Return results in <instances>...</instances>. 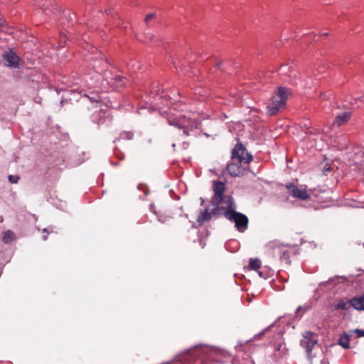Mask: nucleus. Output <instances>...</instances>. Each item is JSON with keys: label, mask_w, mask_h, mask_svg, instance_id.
Wrapping results in <instances>:
<instances>
[{"label": "nucleus", "mask_w": 364, "mask_h": 364, "mask_svg": "<svg viewBox=\"0 0 364 364\" xmlns=\"http://www.w3.org/2000/svg\"><path fill=\"white\" fill-rule=\"evenodd\" d=\"M317 343L318 340L315 333L311 331L305 332L303 338L300 341V346L305 349L309 358H311L313 348Z\"/></svg>", "instance_id": "nucleus-9"}, {"label": "nucleus", "mask_w": 364, "mask_h": 364, "mask_svg": "<svg viewBox=\"0 0 364 364\" xmlns=\"http://www.w3.org/2000/svg\"><path fill=\"white\" fill-rule=\"evenodd\" d=\"M20 179V177L18 175H9V181L11 183H17Z\"/></svg>", "instance_id": "nucleus-23"}, {"label": "nucleus", "mask_w": 364, "mask_h": 364, "mask_svg": "<svg viewBox=\"0 0 364 364\" xmlns=\"http://www.w3.org/2000/svg\"><path fill=\"white\" fill-rule=\"evenodd\" d=\"M48 235H47V234L44 235L42 237V239H43V240H46L48 239Z\"/></svg>", "instance_id": "nucleus-31"}, {"label": "nucleus", "mask_w": 364, "mask_h": 364, "mask_svg": "<svg viewBox=\"0 0 364 364\" xmlns=\"http://www.w3.org/2000/svg\"><path fill=\"white\" fill-rule=\"evenodd\" d=\"M281 347H282V343L278 344V345L275 347V350H277V351L280 350Z\"/></svg>", "instance_id": "nucleus-29"}, {"label": "nucleus", "mask_w": 364, "mask_h": 364, "mask_svg": "<svg viewBox=\"0 0 364 364\" xmlns=\"http://www.w3.org/2000/svg\"><path fill=\"white\" fill-rule=\"evenodd\" d=\"M154 16V14H149L146 16L145 21L147 23L150 19H151Z\"/></svg>", "instance_id": "nucleus-28"}, {"label": "nucleus", "mask_w": 364, "mask_h": 364, "mask_svg": "<svg viewBox=\"0 0 364 364\" xmlns=\"http://www.w3.org/2000/svg\"><path fill=\"white\" fill-rule=\"evenodd\" d=\"M166 113L168 123L179 129H182L186 136L191 135L192 132L199 128L200 122L196 118L187 115L176 116L171 111L169 112H166Z\"/></svg>", "instance_id": "nucleus-2"}, {"label": "nucleus", "mask_w": 364, "mask_h": 364, "mask_svg": "<svg viewBox=\"0 0 364 364\" xmlns=\"http://www.w3.org/2000/svg\"><path fill=\"white\" fill-rule=\"evenodd\" d=\"M16 239L15 233L12 230H6L4 232L2 241L5 244H9L13 242Z\"/></svg>", "instance_id": "nucleus-19"}, {"label": "nucleus", "mask_w": 364, "mask_h": 364, "mask_svg": "<svg viewBox=\"0 0 364 364\" xmlns=\"http://www.w3.org/2000/svg\"><path fill=\"white\" fill-rule=\"evenodd\" d=\"M352 307L350 299L346 298L340 299L337 303L332 306L333 310H348Z\"/></svg>", "instance_id": "nucleus-15"}, {"label": "nucleus", "mask_w": 364, "mask_h": 364, "mask_svg": "<svg viewBox=\"0 0 364 364\" xmlns=\"http://www.w3.org/2000/svg\"><path fill=\"white\" fill-rule=\"evenodd\" d=\"M42 231H43V233H46L47 235L49 234L48 230L47 228H43Z\"/></svg>", "instance_id": "nucleus-30"}, {"label": "nucleus", "mask_w": 364, "mask_h": 364, "mask_svg": "<svg viewBox=\"0 0 364 364\" xmlns=\"http://www.w3.org/2000/svg\"><path fill=\"white\" fill-rule=\"evenodd\" d=\"M355 332L358 334V337H364V330L356 329Z\"/></svg>", "instance_id": "nucleus-27"}, {"label": "nucleus", "mask_w": 364, "mask_h": 364, "mask_svg": "<svg viewBox=\"0 0 364 364\" xmlns=\"http://www.w3.org/2000/svg\"><path fill=\"white\" fill-rule=\"evenodd\" d=\"M352 307L358 311H364V294L350 299Z\"/></svg>", "instance_id": "nucleus-16"}, {"label": "nucleus", "mask_w": 364, "mask_h": 364, "mask_svg": "<svg viewBox=\"0 0 364 364\" xmlns=\"http://www.w3.org/2000/svg\"><path fill=\"white\" fill-rule=\"evenodd\" d=\"M183 145H184V148H186V146H188V143H185V142H184V143H183Z\"/></svg>", "instance_id": "nucleus-35"}, {"label": "nucleus", "mask_w": 364, "mask_h": 364, "mask_svg": "<svg viewBox=\"0 0 364 364\" xmlns=\"http://www.w3.org/2000/svg\"><path fill=\"white\" fill-rule=\"evenodd\" d=\"M267 247L273 251L274 254H278L282 259L288 260L291 256V247L277 243L275 241L269 242Z\"/></svg>", "instance_id": "nucleus-10"}, {"label": "nucleus", "mask_w": 364, "mask_h": 364, "mask_svg": "<svg viewBox=\"0 0 364 364\" xmlns=\"http://www.w3.org/2000/svg\"><path fill=\"white\" fill-rule=\"evenodd\" d=\"M301 306H299V307L297 308V311H300V310H301Z\"/></svg>", "instance_id": "nucleus-37"}, {"label": "nucleus", "mask_w": 364, "mask_h": 364, "mask_svg": "<svg viewBox=\"0 0 364 364\" xmlns=\"http://www.w3.org/2000/svg\"><path fill=\"white\" fill-rule=\"evenodd\" d=\"M217 67H218V68H220V63H218L217 64Z\"/></svg>", "instance_id": "nucleus-36"}, {"label": "nucleus", "mask_w": 364, "mask_h": 364, "mask_svg": "<svg viewBox=\"0 0 364 364\" xmlns=\"http://www.w3.org/2000/svg\"><path fill=\"white\" fill-rule=\"evenodd\" d=\"M93 92H107L121 90L129 82L128 79L119 73H114L105 56L100 51L92 52Z\"/></svg>", "instance_id": "nucleus-1"}, {"label": "nucleus", "mask_w": 364, "mask_h": 364, "mask_svg": "<svg viewBox=\"0 0 364 364\" xmlns=\"http://www.w3.org/2000/svg\"><path fill=\"white\" fill-rule=\"evenodd\" d=\"M287 97V90L283 87H279L277 92L272 96L271 103L267 106L268 114L271 116L277 114L280 109L286 105Z\"/></svg>", "instance_id": "nucleus-6"}, {"label": "nucleus", "mask_w": 364, "mask_h": 364, "mask_svg": "<svg viewBox=\"0 0 364 364\" xmlns=\"http://www.w3.org/2000/svg\"><path fill=\"white\" fill-rule=\"evenodd\" d=\"M296 85H299L302 87H306L309 86V84L308 82H303V80H299L298 82H296Z\"/></svg>", "instance_id": "nucleus-26"}, {"label": "nucleus", "mask_w": 364, "mask_h": 364, "mask_svg": "<svg viewBox=\"0 0 364 364\" xmlns=\"http://www.w3.org/2000/svg\"><path fill=\"white\" fill-rule=\"evenodd\" d=\"M154 38V36H152V37L151 38V41H152Z\"/></svg>", "instance_id": "nucleus-38"}, {"label": "nucleus", "mask_w": 364, "mask_h": 364, "mask_svg": "<svg viewBox=\"0 0 364 364\" xmlns=\"http://www.w3.org/2000/svg\"><path fill=\"white\" fill-rule=\"evenodd\" d=\"M71 92H72L71 95L73 97L72 98H70V100H78V98L77 97V95H80V97H87V98L90 99L89 95L87 92H82V90L77 91V90H71Z\"/></svg>", "instance_id": "nucleus-22"}, {"label": "nucleus", "mask_w": 364, "mask_h": 364, "mask_svg": "<svg viewBox=\"0 0 364 364\" xmlns=\"http://www.w3.org/2000/svg\"><path fill=\"white\" fill-rule=\"evenodd\" d=\"M253 157L242 142L238 141L231 152V160L238 162L240 165L247 166L252 161Z\"/></svg>", "instance_id": "nucleus-7"}, {"label": "nucleus", "mask_w": 364, "mask_h": 364, "mask_svg": "<svg viewBox=\"0 0 364 364\" xmlns=\"http://www.w3.org/2000/svg\"><path fill=\"white\" fill-rule=\"evenodd\" d=\"M200 200L201 201V205H203L204 203V199L203 198H200Z\"/></svg>", "instance_id": "nucleus-34"}, {"label": "nucleus", "mask_w": 364, "mask_h": 364, "mask_svg": "<svg viewBox=\"0 0 364 364\" xmlns=\"http://www.w3.org/2000/svg\"><path fill=\"white\" fill-rule=\"evenodd\" d=\"M223 215L227 220L235 223V228L239 232H245L248 228L249 219L247 216L235 210L233 198H229L228 205H222Z\"/></svg>", "instance_id": "nucleus-3"}, {"label": "nucleus", "mask_w": 364, "mask_h": 364, "mask_svg": "<svg viewBox=\"0 0 364 364\" xmlns=\"http://www.w3.org/2000/svg\"><path fill=\"white\" fill-rule=\"evenodd\" d=\"M102 98H95L92 97V109H97L95 113L97 114L95 122L98 125H106L108 126L112 121V117L110 114V109L107 106L102 107L100 103Z\"/></svg>", "instance_id": "nucleus-4"}, {"label": "nucleus", "mask_w": 364, "mask_h": 364, "mask_svg": "<svg viewBox=\"0 0 364 364\" xmlns=\"http://www.w3.org/2000/svg\"><path fill=\"white\" fill-rule=\"evenodd\" d=\"M220 210H223L222 205H215L210 212L208 211V208H206L204 210L201 211L198 216V223L202 225L205 222H208L211 219L212 215L218 214Z\"/></svg>", "instance_id": "nucleus-11"}, {"label": "nucleus", "mask_w": 364, "mask_h": 364, "mask_svg": "<svg viewBox=\"0 0 364 364\" xmlns=\"http://www.w3.org/2000/svg\"><path fill=\"white\" fill-rule=\"evenodd\" d=\"M134 137V132L131 131H124L122 132L119 136L118 138H117L114 142H116L117 141H119L121 139H127V140H131Z\"/></svg>", "instance_id": "nucleus-21"}, {"label": "nucleus", "mask_w": 364, "mask_h": 364, "mask_svg": "<svg viewBox=\"0 0 364 364\" xmlns=\"http://www.w3.org/2000/svg\"><path fill=\"white\" fill-rule=\"evenodd\" d=\"M262 265V262L257 258L250 259L249 262V267L252 270L257 271L259 277H262V274L259 271Z\"/></svg>", "instance_id": "nucleus-18"}, {"label": "nucleus", "mask_w": 364, "mask_h": 364, "mask_svg": "<svg viewBox=\"0 0 364 364\" xmlns=\"http://www.w3.org/2000/svg\"><path fill=\"white\" fill-rule=\"evenodd\" d=\"M6 65L8 67L18 68L19 65V57L14 53H8L4 55Z\"/></svg>", "instance_id": "nucleus-14"}, {"label": "nucleus", "mask_w": 364, "mask_h": 364, "mask_svg": "<svg viewBox=\"0 0 364 364\" xmlns=\"http://www.w3.org/2000/svg\"><path fill=\"white\" fill-rule=\"evenodd\" d=\"M106 13H107V15H112V11L110 9L107 10Z\"/></svg>", "instance_id": "nucleus-32"}, {"label": "nucleus", "mask_w": 364, "mask_h": 364, "mask_svg": "<svg viewBox=\"0 0 364 364\" xmlns=\"http://www.w3.org/2000/svg\"><path fill=\"white\" fill-rule=\"evenodd\" d=\"M358 100H360V101H362V97L357 98V99H355V102H357ZM355 103H356V102H355Z\"/></svg>", "instance_id": "nucleus-33"}, {"label": "nucleus", "mask_w": 364, "mask_h": 364, "mask_svg": "<svg viewBox=\"0 0 364 364\" xmlns=\"http://www.w3.org/2000/svg\"><path fill=\"white\" fill-rule=\"evenodd\" d=\"M213 196L211 198V203L213 205H228L229 198H232L230 196H225L224 194L226 189L225 182L220 181H213Z\"/></svg>", "instance_id": "nucleus-5"}, {"label": "nucleus", "mask_w": 364, "mask_h": 364, "mask_svg": "<svg viewBox=\"0 0 364 364\" xmlns=\"http://www.w3.org/2000/svg\"><path fill=\"white\" fill-rule=\"evenodd\" d=\"M288 193L292 198L299 199L301 200H306L310 198L309 194L306 190V186H302L299 188L296 185L293 183H287L285 184Z\"/></svg>", "instance_id": "nucleus-8"}, {"label": "nucleus", "mask_w": 364, "mask_h": 364, "mask_svg": "<svg viewBox=\"0 0 364 364\" xmlns=\"http://www.w3.org/2000/svg\"><path fill=\"white\" fill-rule=\"evenodd\" d=\"M245 165H240L238 162L231 160L228 163L225 167V171L233 177L239 176L243 174Z\"/></svg>", "instance_id": "nucleus-12"}, {"label": "nucleus", "mask_w": 364, "mask_h": 364, "mask_svg": "<svg viewBox=\"0 0 364 364\" xmlns=\"http://www.w3.org/2000/svg\"><path fill=\"white\" fill-rule=\"evenodd\" d=\"M350 117V112H343L336 117L334 123L338 126H341L346 123Z\"/></svg>", "instance_id": "nucleus-17"}, {"label": "nucleus", "mask_w": 364, "mask_h": 364, "mask_svg": "<svg viewBox=\"0 0 364 364\" xmlns=\"http://www.w3.org/2000/svg\"><path fill=\"white\" fill-rule=\"evenodd\" d=\"M350 338L347 333H343L340 336L338 343L340 346H341L344 349H348L350 348Z\"/></svg>", "instance_id": "nucleus-20"}, {"label": "nucleus", "mask_w": 364, "mask_h": 364, "mask_svg": "<svg viewBox=\"0 0 364 364\" xmlns=\"http://www.w3.org/2000/svg\"><path fill=\"white\" fill-rule=\"evenodd\" d=\"M172 96H171L170 95H168V97L169 98L170 100V105L173 106V109H178L179 111H183L185 110V104L183 103L182 101H180V100H178L176 99V97L179 96L181 95V93L178 91H176V90H173L171 91V93Z\"/></svg>", "instance_id": "nucleus-13"}, {"label": "nucleus", "mask_w": 364, "mask_h": 364, "mask_svg": "<svg viewBox=\"0 0 364 364\" xmlns=\"http://www.w3.org/2000/svg\"><path fill=\"white\" fill-rule=\"evenodd\" d=\"M206 90L204 88H197L195 90V94H198L200 96L205 95Z\"/></svg>", "instance_id": "nucleus-25"}, {"label": "nucleus", "mask_w": 364, "mask_h": 364, "mask_svg": "<svg viewBox=\"0 0 364 364\" xmlns=\"http://www.w3.org/2000/svg\"><path fill=\"white\" fill-rule=\"evenodd\" d=\"M66 39H67V37L65 35H64V34L60 35V46H62V47L64 46V43H65Z\"/></svg>", "instance_id": "nucleus-24"}]
</instances>
